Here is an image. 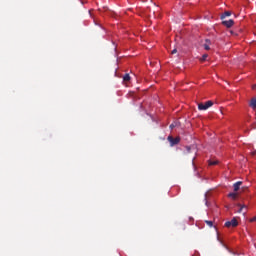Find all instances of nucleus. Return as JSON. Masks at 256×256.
Returning <instances> with one entry per match:
<instances>
[{
    "label": "nucleus",
    "mask_w": 256,
    "mask_h": 256,
    "mask_svg": "<svg viewBox=\"0 0 256 256\" xmlns=\"http://www.w3.org/2000/svg\"><path fill=\"white\" fill-rule=\"evenodd\" d=\"M256 88V85H254L253 87H252V89H255Z\"/></svg>",
    "instance_id": "19"
},
{
    "label": "nucleus",
    "mask_w": 256,
    "mask_h": 256,
    "mask_svg": "<svg viewBox=\"0 0 256 256\" xmlns=\"http://www.w3.org/2000/svg\"><path fill=\"white\" fill-rule=\"evenodd\" d=\"M123 81H125V82L131 81V76L129 74H125L123 76Z\"/></svg>",
    "instance_id": "11"
},
{
    "label": "nucleus",
    "mask_w": 256,
    "mask_h": 256,
    "mask_svg": "<svg viewBox=\"0 0 256 256\" xmlns=\"http://www.w3.org/2000/svg\"><path fill=\"white\" fill-rule=\"evenodd\" d=\"M245 213H247V212H243V215H245Z\"/></svg>",
    "instance_id": "20"
},
{
    "label": "nucleus",
    "mask_w": 256,
    "mask_h": 256,
    "mask_svg": "<svg viewBox=\"0 0 256 256\" xmlns=\"http://www.w3.org/2000/svg\"><path fill=\"white\" fill-rule=\"evenodd\" d=\"M210 45H211V40L206 39V40H205V44L203 45V47H204V49H205L206 51H209V50L211 49V47H209Z\"/></svg>",
    "instance_id": "5"
},
{
    "label": "nucleus",
    "mask_w": 256,
    "mask_h": 256,
    "mask_svg": "<svg viewBox=\"0 0 256 256\" xmlns=\"http://www.w3.org/2000/svg\"><path fill=\"white\" fill-rule=\"evenodd\" d=\"M252 155H256V151L252 152Z\"/></svg>",
    "instance_id": "18"
},
{
    "label": "nucleus",
    "mask_w": 256,
    "mask_h": 256,
    "mask_svg": "<svg viewBox=\"0 0 256 256\" xmlns=\"http://www.w3.org/2000/svg\"><path fill=\"white\" fill-rule=\"evenodd\" d=\"M170 129H175V125H174V124H171V125H170Z\"/></svg>",
    "instance_id": "17"
},
{
    "label": "nucleus",
    "mask_w": 256,
    "mask_h": 256,
    "mask_svg": "<svg viewBox=\"0 0 256 256\" xmlns=\"http://www.w3.org/2000/svg\"><path fill=\"white\" fill-rule=\"evenodd\" d=\"M222 25H225V27H227L228 29H230V27L232 25H235V22L233 21V19L230 20H225L222 22Z\"/></svg>",
    "instance_id": "4"
},
{
    "label": "nucleus",
    "mask_w": 256,
    "mask_h": 256,
    "mask_svg": "<svg viewBox=\"0 0 256 256\" xmlns=\"http://www.w3.org/2000/svg\"><path fill=\"white\" fill-rule=\"evenodd\" d=\"M167 140L170 143V147H175V145H179L181 143V137L173 138V136H168Z\"/></svg>",
    "instance_id": "2"
},
{
    "label": "nucleus",
    "mask_w": 256,
    "mask_h": 256,
    "mask_svg": "<svg viewBox=\"0 0 256 256\" xmlns=\"http://www.w3.org/2000/svg\"><path fill=\"white\" fill-rule=\"evenodd\" d=\"M177 53V49L174 48L172 51H171V55H175Z\"/></svg>",
    "instance_id": "15"
},
{
    "label": "nucleus",
    "mask_w": 256,
    "mask_h": 256,
    "mask_svg": "<svg viewBox=\"0 0 256 256\" xmlns=\"http://www.w3.org/2000/svg\"><path fill=\"white\" fill-rule=\"evenodd\" d=\"M209 107H213V101H211V100L207 101L205 104H203V103L198 104L199 111H207V109H209Z\"/></svg>",
    "instance_id": "1"
},
{
    "label": "nucleus",
    "mask_w": 256,
    "mask_h": 256,
    "mask_svg": "<svg viewBox=\"0 0 256 256\" xmlns=\"http://www.w3.org/2000/svg\"><path fill=\"white\" fill-rule=\"evenodd\" d=\"M225 17H231V12L230 11H226L222 14L221 19H225Z\"/></svg>",
    "instance_id": "10"
},
{
    "label": "nucleus",
    "mask_w": 256,
    "mask_h": 256,
    "mask_svg": "<svg viewBox=\"0 0 256 256\" xmlns=\"http://www.w3.org/2000/svg\"><path fill=\"white\" fill-rule=\"evenodd\" d=\"M237 207H240L238 213H243V210L247 209V205L237 204Z\"/></svg>",
    "instance_id": "8"
},
{
    "label": "nucleus",
    "mask_w": 256,
    "mask_h": 256,
    "mask_svg": "<svg viewBox=\"0 0 256 256\" xmlns=\"http://www.w3.org/2000/svg\"><path fill=\"white\" fill-rule=\"evenodd\" d=\"M256 221V217H253L252 219H250V223H253Z\"/></svg>",
    "instance_id": "16"
},
{
    "label": "nucleus",
    "mask_w": 256,
    "mask_h": 256,
    "mask_svg": "<svg viewBox=\"0 0 256 256\" xmlns=\"http://www.w3.org/2000/svg\"><path fill=\"white\" fill-rule=\"evenodd\" d=\"M205 223L208 224L210 227H213V221L206 220Z\"/></svg>",
    "instance_id": "14"
},
{
    "label": "nucleus",
    "mask_w": 256,
    "mask_h": 256,
    "mask_svg": "<svg viewBox=\"0 0 256 256\" xmlns=\"http://www.w3.org/2000/svg\"><path fill=\"white\" fill-rule=\"evenodd\" d=\"M207 57H209V55L204 54V55L202 56V58L200 59V61H207Z\"/></svg>",
    "instance_id": "13"
},
{
    "label": "nucleus",
    "mask_w": 256,
    "mask_h": 256,
    "mask_svg": "<svg viewBox=\"0 0 256 256\" xmlns=\"http://www.w3.org/2000/svg\"><path fill=\"white\" fill-rule=\"evenodd\" d=\"M239 225V222L237 221V218H232L230 221L225 222L224 226L230 229V227H237Z\"/></svg>",
    "instance_id": "3"
},
{
    "label": "nucleus",
    "mask_w": 256,
    "mask_h": 256,
    "mask_svg": "<svg viewBox=\"0 0 256 256\" xmlns=\"http://www.w3.org/2000/svg\"><path fill=\"white\" fill-rule=\"evenodd\" d=\"M219 164V161L217 160H208V165H218Z\"/></svg>",
    "instance_id": "12"
},
{
    "label": "nucleus",
    "mask_w": 256,
    "mask_h": 256,
    "mask_svg": "<svg viewBox=\"0 0 256 256\" xmlns=\"http://www.w3.org/2000/svg\"><path fill=\"white\" fill-rule=\"evenodd\" d=\"M250 107H252V109H256V98H252L250 101Z\"/></svg>",
    "instance_id": "9"
},
{
    "label": "nucleus",
    "mask_w": 256,
    "mask_h": 256,
    "mask_svg": "<svg viewBox=\"0 0 256 256\" xmlns=\"http://www.w3.org/2000/svg\"><path fill=\"white\" fill-rule=\"evenodd\" d=\"M228 197H230V199H233V201L237 200V193L232 192L228 194Z\"/></svg>",
    "instance_id": "7"
},
{
    "label": "nucleus",
    "mask_w": 256,
    "mask_h": 256,
    "mask_svg": "<svg viewBox=\"0 0 256 256\" xmlns=\"http://www.w3.org/2000/svg\"><path fill=\"white\" fill-rule=\"evenodd\" d=\"M241 185H243V182H241V181L234 183V185H233L234 191H238L239 189H241Z\"/></svg>",
    "instance_id": "6"
}]
</instances>
